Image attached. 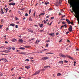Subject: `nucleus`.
<instances>
[{"label": "nucleus", "mask_w": 79, "mask_h": 79, "mask_svg": "<svg viewBox=\"0 0 79 79\" xmlns=\"http://www.w3.org/2000/svg\"><path fill=\"white\" fill-rule=\"evenodd\" d=\"M8 28H7L6 29V31H8Z\"/></svg>", "instance_id": "63"}, {"label": "nucleus", "mask_w": 79, "mask_h": 79, "mask_svg": "<svg viewBox=\"0 0 79 79\" xmlns=\"http://www.w3.org/2000/svg\"><path fill=\"white\" fill-rule=\"evenodd\" d=\"M52 10V9H51V8H50L49 9V11H51V10Z\"/></svg>", "instance_id": "61"}, {"label": "nucleus", "mask_w": 79, "mask_h": 79, "mask_svg": "<svg viewBox=\"0 0 79 79\" xmlns=\"http://www.w3.org/2000/svg\"><path fill=\"white\" fill-rule=\"evenodd\" d=\"M40 32H43V31H44V30H40Z\"/></svg>", "instance_id": "52"}, {"label": "nucleus", "mask_w": 79, "mask_h": 79, "mask_svg": "<svg viewBox=\"0 0 79 79\" xmlns=\"http://www.w3.org/2000/svg\"><path fill=\"white\" fill-rule=\"evenodd\" d=\"M71 0H68V2L69 3V4L70 5H72L73 7V4H72V2H71Z\"/></svg>", "instance_id": "4"}, {"label": "nucleus", "mask_w": 79, "mask_h": 79, "mask_svg": "<svg viewBox=\"0 0 79 79\" xmlns=\"http://www.w3.org/2000/svg\"><path fill=\"white\" fill-rule=\"evenodd\" d=\"M3 61L6 62H8V60H6V59H4V60H3Z\"/></svg>", "instance_id": "22"}, {"label": "nucleus", "mask_w": 79, "mask_h": 79, "mask_svg": "<svg viewBox=\"0 0 79 79\" xmlns=\"http://www.w3.org/2000/svg\"><path fill=\"white\" fill-rule=\"evenodd\" d=\"M29 46H25V47H26V48H29Z\"/></svg>", "instance_id": "44"}, {"label": "nucleus", "mask_w": 79, "mask_h": 79, "mask_svg": "<svg viewBox=\"0 0 79 79\" xmlns=\"http://www.w3.org/2000/svg\"><path fill=\"white\" fill-rule=\"evenodd\" d=\"M21 79V77H19L18 79Z\"/></svg>", "instance_id": "64"}, {"label": "nucleus", "mask_w": 79, "mask_h": 79, "mask_svg": "<svg viewBox=\"0 0 79 79\" xmlns=\"http://www.w3.org/2000/svg\"><path fill=\"white\" fill-rule=\"evenodd\" d=\"M61 2H62L61 0H60L59 1V3H60V5H61Z\"/></svg>", "instance_id": "30"}, {"label": "nucleus", "mask_w": 79, "mask_h": 79, "mask_svg": "<svg viewBox=\"0 0 79 79\" xmlns=\"http://www.w3.org/2000/svg\"><path fill=\"white\" fill-rule=\"evenodd\" d=\"M46 46L47 47H48V44H46Z\"/></svg>", "instance_id": "47"}, {"label": "nucleus", "mask_w": 79, "mask_h": 79, "mask_svg": "<svg viewBox=\"0 0 79 79\" xmlns=\"http://www.w3.org/2000/svg\"><path fill=\"white\" fill-rule=\"evenodd\" d=\"M55 5L56 6H58L59 5H60V3H59V2H57L56 3H55Z\"/></svg>", "instance_id": "5"}, {"label": "nucleus", "mask_w": 79, "mask_h": 79, "mask_svg": "<svg viewBox=\"0 0 79 79\" xmlns=\"http://www.w3.org/2000/svg\"><path fill=\"white\" fill-rule=\"evenodd\" d=\"M1 22L2 23H3V19H2L1 20Z\"/></svg>", "instance_id": "55"}, {"label": "nucleus", "mask_w": 79, "mask_h": 79, "mask_svg": "<svg viewBox=\"0 0 79 79\" xmlns=\"http://www.w3.org/2000/svg\"><path fill=\"white\" fill-rule=\"evenodd\" d=\"M35 12L34 14V15H33L34 16H35Z\"/></svg>", "instance_id": "49"}, {"label": "nucleus", "mask_w": 79, "mask_h": 79, "mask_svg": "<svg viewBox=\"0 0 79 79\" xmlns=\"http://www.w3.org/2000/svg\"><path fill=\"white\" fill-rule=\"evenodd\" d=\"M13 2V0H9V2Z\"/></svg>", "instance_id": "59"}, {"label": "nucleus", "mask_w": 79, "mask_h": 79, "mask_svg": "<svg viewBox=\"0 0 79 79\" xmlns=\"http://www.w3.org/2000/svg\"><path fill=\"white\" fill-rule=\"evenodd\" d=\"M19 41L20 43H23V40L22 39H20L19 40Z\"/></svg>", "instance_id": "10"}, {"label": "nucleus", "mask_w": 79, "mask_h": 79, "mask_svg": "<svg viewBox=\"0 0 79 79\" xmlns=\"http://www.w3.org/2000/svg\"><path fill=\"white\" fill-rule=\"evenodd\" d=\"M66 56H67V57H68V58H69V57H70V56H68V55H66Z\"/></svg>", "instance_id": "57"}, {"label": "nucleus", "mask_w": 79, "mask_h": 79, "mask_svg": "<svg viewBox=\"0 0 79 79\" xmlns=\"http://www.w3.org/2000/svg\"><path fill=\"white\" fill-rule=\"evenodd\" d=\"M29 21H32V19L31 18V17L30 16L29 19Z\"/></svg>", "instance_id": "16"}, {"label": "nucleus", "mask_w": 79, "mask_h": 79, "mask_svg": "<svg viewBox=\"0 0 79 79\" xmlns=\"http://www.w3.org/2000/svg\"><path fill=\"white\" fill-rule=\"evenodd\" d=\"M0 76H3V74H2V73H1L0 74Z\"/></svg>", "instance_id": "56"}, {"label": "nucleus", "mask_w": 79, "mask_h": 79, "mask_svg": "<svg viewBox=\"0 0 79 79\" xmlns=\"http://www.w3.org/2000/svg\"><path fill=\"white\" fill-rule=\"evenodd\" d=\"M28 16V14L27 13H26L25 14V16Z\"/></svg>", "instance_id": "46"}, {"label": "nucleus", "mask_w": 79, "mask_h": 79, "mask_svg": "<svg viewBox=\"0 0 79 79\" xmlns=\"http://www.w3.org/2000/svg\"><path fill=\"white\" fill-rule=\"evenodd\" d=\"M59 63H63V61H60Z\"/></svg>", "instance_id": "40"}, {"label": "nucleus", "mask_w": 79, "mask_h": 79, "mask_svg": "<svg viewBox=\"0 0 79 79\" xmlns=\"http://www.w3.org/2000/svg\"><path fill=\"white\" fill-rule=\"evenodd\" d=\"M51 19H54V17H51Z\"/></svg>", "instance_id": "48"}, {"label": "nucleus", "mask_w": 79, "mask_h": 79, "mask_svg": "<svg viewBox=\"0 0 79 79\" xmlns=\"http://www.w3.org/2000/svg\"><path fill=\"white\" fill-rule=\"evenodd\" d=\"M2 26H3V25H0V29H2Z\"/></svg>", "instance_id": "39"}, {"label": "nucleus", "mask_w": 79, "mask_h": 79, "mask_svg": "<svg viewBox=\"0 0 79 79\" xmlns=\"http://www.w3.org/2000/svg\"><path fill=\"white\" fill-rule=\"evenodd\" d=\"M15 27L16 28H18V25H15Z\"/></svg>", "instance_id": "42"}, {"label": "nucleus", "mask_w": 79, "mask_h": 79, "mask_svg": "<svg viewBox=\"0 0 79 79\" xmlns=\"http://www.w3.org/2000/svg\"><path fill=\"white\" fill-rule=\"evenodd\" d=\"M1 14L2 15H3V14H4V12H3V9H1Z\"/></svg>", "instance_id": "17"}, {"label": "nucleus", "mask_w": 79, "mask_h": 79, "mask_svg": "<svg viewBox=\"0 0 79 79\" xmlns=\"http://www.w3.org/2000/svg\"><path fill=\"white\" fill-rule=\"evenodd\" d=\"M41 15H45V13H43L40 14Z\"/></svg>", "instance_id": "41"}, {"label": "nucleus", "mask_w": 79, "mask_h": 79, "mask_svg": "<svg viewBox=\"0 0 79 79\" xmlns=\"http://www.w3.org/2000/svg\"><path fill=\"white\" fill-rule=\"evenodd\" d=\"M70 23H71V24H72V25L73 26L74 25V24H73V22H70Z\"/></svg>", "instance_id": "45"}, {"label": "nucleus", "mask_w": 79, "mask_h": 79, "mask_svg": "<svg viewBox=\"0 0 79 79\" xmlns=\"http://www.w3.org/2000/svg\"><path fill=\"white\" fill-rule=\"evenodd\" d=\"M10 26H13V27H14L15 26V25L14 23H12L10 24Z\"/></svg>", "instance_id": "23"}, {"label": "nucleus", "mask_w": 79, "mask_h": 79, "mask_svg": "<svg viewBox=\"0 0 79 79\" xmlns=\"http://www.w3.org/2000/svg\"><path fill=\"white\" fill-rule=\"evenodd\" d=\"M48 54H53V53H50V52H48V53H46V55H47Z\"/></svg>", "instance_id": "34"}, {"label": "nucleus", "mask_w": 79, "mask_h": 79, "mask_svg": "<svg viewBox=\"0 0 79 79\" xmlns=\"http://www.w3.org/2000/svg\"><path fill=\"white\" fill-rule=\"evenodd\" d=\"M49 3V2H45L44 4L45 5H47Z\"/></svg>", "instance_id": "33"}, {"label": "nucleus", "mask_w": 79, "mask_h": 79, "mask_svg": "<svg viewBox=\"0 0 79 79\" xmlns=\"http://www.w3.org/2000/svg\"><path fill=\"white\" fill-rule=\"evenodd\" d=\"M40 27H42V26H43V24H41L40 25Z\"/></svg>", "instance_id": "26"}, {"label": "nucleus", "mask_w": 79, "mask_h": 79, "mask_svg": "<svg viewBox=\"0 0 79 79\" xmlns=\"http://www.w3.org/2000/svg\"><path fill=\"white\" fill-rule=\"evenodd\" d=\"M48 67H50V66H47L44 67V68H48Z\"/></svg>", "instance_id": "24"}, {"label": "nucleus", "mask_w": 79, "mask_h": 79, "mask_svg": "<svg viewBox=\"0 0 79 79\" xmlns=\"http://www.w3.org/2000/svg\"><path fill=\"white\" fill-rule=\"evenodd\" d=\"M42 59L43 60H48V57H44L42 58Z\"/></svg>", "instance_id": "3"}, {"label": "nucleus", "mask_w": 79, "mask_h": 79, "mask_svg": "<svg viewBox=\"0 0 79 79\" xmlns=\"http://www.w3.org/2000/svg\"><path fill=\"white\" fill-rule=\"evenodd\" d=\"M49 35H51V36H52V37H54V36H55V34L51 33L50 34H49Z\"/></svg>", "instance_id": "9"}, {"label": "nucleus", "mask_w": 79, "mask_h": 79, "mask_svg": "<svg viewBox=\"0 0 79 79\" xmlns=\"http://www.w3.org/2000/svg\"><path fill=\"white\" fill-rule=\"evenodd\" d=\"M64 62L65 63H68V61H66V60H65L64 61Z\"/></svg>", "instance_id": "43"}, {"label": "nucleus", "mask_w": 79, "mask_h": 79, "mask_svg": "<svg viewBox=\"0 0 79 79\" xmlns=\"http://www.w3.org/2000/svg\"><path fill=\"white\" fill-rule=\"evenodd\" d=\"M28 31L29 32H31V33H34V31L32 30H31V29H29L28 30Z\"/></svg>", "instance_id": "7"}, {"label": "nucleus", "mask_w": 79, "mask_h": 79, "mask_svg": "<svg viewBox=\"0 0 79 79\" xmlns=\"http://www.w3.org/2000/svg\"><path fill=\"white\" fill-rule=\"evenodd\" d=\"M16 4V3H14V2H12L10 3L9 4V5L10 6H11V5H13V6H14V5H15V4Z\"/></svg>", "instance_id": "6"}, {"label": "nucleus", "mask_w": 79, "mask_h": 79, "mask_svg": "<svg viewBox=\"0 0 79 79\" xmlns=\"http://www.w3.org/2000/svg\"><path fill=\"white\" fill-rule=\"evenodd\" d=\"M57 76H61V74L60 73H58L57 74Z\"/></svg>", "instance_id": "20"}, {"label": "nucleus", "mask_w": 79, "mask_h": 79, "mask_svg": "<svg viewBox=\"0 0 79 79\" xmlns=\"http://www.w3.org/2000/svg\"><path fill=\"white\" fill-rule=\"evenodd\" d=\"M69 58H70V59H71V60H74V59H73V57H69Z\"/></svg>", "instance_id": "31"}, {"label": "nucleus", "mask_w": 79, "mask_h": 79, "mask_svg": "<svg viewBox=\"0 0 79 79\" xmlns=\"http://www.w3.org/2000/svg\"><path fill=\"white\" fill-rule=\"evenodd\" d=\"M4 59H5L4 58H2L1 59V60H2V61H3V60H4Z\"/></svg>", "instance_id": "60"}, {"label": "nucleus", "mask_w": 79, "mask_h": 79, "mask_svg": "<svg viewBox=\"0 0 79 79\" xmlns=\"http://www.w3.org/2000/svg\"><path fill=\"white\" fill-rule=\"evenodd\" d=\"M61 41H62V40H60L59 41V42H61Z\"/></svg>", "instance_id": "62"}, {"label": "nucleus", "mask_w": 79, "mask_h": 79, "mask_svg": "<svg viewBox=\"0 0 79 79\" xmlns=\"http://www.w3.org/2000/svg\"><path fill=\"white\" fill-rule=\"evenodd\" d=\"M25 68H27V69H29V66H25Z\"/></svg>", "instance_id": "27"}, {"label": "nucleus", "mask_w": 79, "mask_h": 79, "mask_svg": "<svg viewBox=\"0 0 79 79\" xmlns=\"http://www.w3.org/2000/svg\"><path fill=\"white\" fill-rule=\"evenodd\" d=\"M34 39H35V38H31L32 40H34Z\"/></svg>", "instance_id": "54"}, {"label": "nucleus", "mask_w": 79, "mask_h": 79, "mask_svg": "<svg viewBox=\"0 0 79 79\" xmlns=\"http://www.w3.org/2000/svg\"><path fill=\"white\" fill-rule=\"evenodd\" d=\"M10 52V51L9 50H6L5 51V52H5V53H8Z\"/></svg>", "instance_id": "11"}, {"label": "nucleus", "mask_w": 79, "mask_h": 79, "mask_svg": "<svg viewBox=\"0 0 79 79\" xmlns=\"http://www.w3.org/2000/svg\"><path fill=\"white\" fill-rule=\"evenodd\" d=\"M64 27V26L63 25H62L61 27V28H60V29H62V27Z\"/></svg>", "instance_id": "38"}, {"label": "nucleus", "mask_w": 79, "mask_h": 79, "mask_svg": "<svg viewBox=\"0 0 79 79\" xmlns=\"http://www.w3.org/2000/svg\"><path fill=\"white\" fill-rule=\"evenodd\" d=\"M19 49H20V50H25V48L23 47H21L19 48Z\"/></svg>", "instance_id": "18"}, {"label": "nucleus", "mask_w": 79, "mask_h": 79, "mask_svg": "<svg viewBox=\"0 0 79 79\" xmlns=\"http://www.w3.org/2000/svg\"><path fill=\"white\" fill-rule=\"evenodd\" d=\"M62 55H63V54H59V56H60V57H61V56H62Z\"/></svg>", "instance_id": "35"}, {"label": "nucleus", "mask_w": 79, "mask_h": 79, "mask_svg": "<svg viewBox=\"0 0 79 79\" xmlns=\"http://www.w3.org/2000/svg\"><path fill=\"white\" fill-rule=\"evenodd\" d=\"M38 41V40H37L36 42H35V44H39V43H38V42L37 41Z\"/></svg>", "instance_id": "32"}, {"label": "nucleus", "mask_w": 79, "mask_h": 79, "mask_svg": "<svg viewBox=\"0 0 79 79\" xmlns=\"http://www.w3.org/2000/svg\"><path fill=\"white\" fill-rule=\"evenodd\" d=\"M66 21L68 22V24H71V22H70V21H69V20L68 19H66Z\"/></svg>", "instance_id": "8"}, {"label": "nucleus", "mask_w": 79, "mask_h": 79, "mask_svg": "<svg viewBox=\"0 0 79 79\" xmlns=\"http://www.w3.org/2000/svg\"><path fill=\"white\" fill-rule=\"evenodd\" d=\"M40 70H38L37 72H36V74H39V73H40Z\"/></svg>", "instance_id": "14"}, {"label": "nucleus", "mask_w": 79, "mask_h": 79, "mask_svg": "<svg viewBox=\"0 0 79 79\" xmlns=\"http://www.w3.org/2000/svg\"><path fill=\"white\" fill-rule=\"evenodd\" d=\"M67 41L68 42H70V41L69 40H67Z\"/></svg>", "instance_id": "58"}, {"label": "nucleus", "mask_w": 79, "mask_h": 79, "mask_svg": "<svg viewBox=\"0 0 79 79\" xmlns=\"http://www.w3.org/2000/svg\"><path fill=\"white\" fill-rule=\"evenodd\" d=\"M47 23V22L46 21H45V19L44 20V24H46Z\"/></svg>", "instance_id": "29"}, {"label": "nucleus", "mask_w": 79, "mask_h": 79, "mask_svg": "<svg viewBox=\"0 0 79 79\" xmlns=\"http://www.w3.org/2000/svg\"><path fill=\"white\" fill-rule=\"evenodd\" d=\"M9 9L8 8H6V9H5V10H6V13H7V11Z\"/></svg>", "instance_id": "19"}, {"label": "nucleus", "mask_w": 79, "mask_h": 79, "mask_svg": "<svg viewBox=\"0 0 79 79\" xmlns=\"http://www.w3.org/2000/svg\"><path fill=\"white\" fill-rule=\"evenodd\" d=\"M19 53L20 54H22L23 55H26V52H19Z\"/></svg>", "instance_id": "13"}, {"label": "nucleus", "mask_w": 79, "mask_h": 79, "mask_svg": "<svg viewBox=\"0 0 79 79\" xmlns=\"http://www.w3.org/2000/svg\"><path fill=\"white\" fill-rule=\"evenodd\" d=\"M75 12V14H76V18H78L79 16V5L77 4H76L75 7L73 9V11H71L72 13Z\"/></svg>", "instance_id": "1"}, {"label": "nucleus", "mask_w": 79, "mask_h": 79, "mask_svg": "<svg viewBox=\"0 0 79 79\" xmlns=\"http://www.w3.org/2000/svg\"><path fill=\"white\" fill-rule=\"evenodd\" d=\"M11 41L12 42H16V40L15 39H12Z\"/></svg>", "instance_id": "12"}, {"label": "nucleus", "mask_w": 79, "mask_h": 79, "mask_svg": "<svg viewBox=\"0 0 79 79\" xmlns=\"http://www.w3.org/2000/svg\"><path fill=\"white\" fill-rule=\"evenodd\" d=\"M37 73L36 72H35V73L33 74V75H37Z\"/></svg>", "instance_id": "51"}, {"label": "nucleus", "mask_w": 79, "mask_h": 79, "mask_svg": "<svg viewBox=\"0 0 79 79\" xmlns=\"http://www.w3.org/2000/svg\"><path fill=\"white\" fill-rule=\"evenodd\" d=\"M18 13H19V14H21V12H20V11H18Z\"/></svg>", "instance_id": "53"}, {"label": "nucleus", "mask_w": 79, "mask_h": 79, "mask_svg": "<svg viewBox=\"0 0 79 79\" xmlns=\"http://www.w3.org/2000/svg\"><path fill=\"white\" fill-rule=\"evenodd\" d=\"M12 50H15V47H13L12 48Z\"/></svg>", "instance_id": "36"}, {"label": "nucleus", "mask_w": 79, "mask_h": 79, "mask_svg": "<svg viewBox=\"0 0 79 79\" xmlns=\"http://www.w3.org/2000/svg\"><path fill=\"white\" fill-rule=\"evenodd\" d=\"M6 49H7V50H11V47H9L6 48Z\"/></svg>", "instance_id": "15"}, {"label": "nucleus", "mask_w": 79, "mask_h": 79, "mask_svg": "<svg viewBox=\"0 0 79 79\" xmlns=\"http://www.w3.org/2000/svg\"><path fill=\"white\" fill-rule=\"evenodd\" d=\"M62 57H63L64 58H66V55H63L62 54V56H61Z\"/></svg>", "instance_id": "21"}, {"label": "nucleus", "mask_w": 79, "mask_h": 79, "mask_svg": "<svg viewBox=\"0 0 79 79\" xmlns=\"http://www.w3.org/2000/svg\"><path fill=\"white\" fill-rule=\"evenodd\" d=\"M31 11H32V9H31L30 10H29V15H30V14H31Z\"/></svg>", "instance_id": "25"}, {"label": "nucleus", "mask_w": 79, "mask_h": 79, "mask_svg": "<svg viewBox=\"0 0 79 79\" xmlns=\"http://www.w3.org/2000/svg\"><path fill=\"white\" fill-rule=\"evenodd\" d=\"M69 32H72V31L73 30V28L72 26L71 25H69Z\"/></svg>", "instance_id": "2"}, {"label": "nucleus", "mask_w": 79, "mask_h": 79, "mask_svg": "<svg viewBox=\"0 0 79 79\" xmlns=\"http://www.w3.org/2000/svg\"><path fill=\"white\" fill-rule=\"evenodd\" d=\"M64 26L65 27H67V26L66 24L64 25Z\"/></svg>", "instance_id": "50"}, {"label": "nucleus", "mask_w": 79, "mask_h": 79, "mask_svg": "<svg viewBox=\"0 0 79 79\" xmlns=\"http://www.w3.org/2000/svg\"><path fill=\"white\" fill-rule=\"evenodd\" d=\"M15 19H16V20H17V21H18V20H19V19H18V17H15Z\"/></svg>", "instance_id": "28"}, {"label": "nucleus", "mask_w": 79, "mask_h": 79, "mask_svg": "<svg viewBox=\"0 0 79 79\" xmlns=\"http://www.w3.org/2000/svg\"><path fill=\"white\" fill-rule=\"evenodd\" d=\"M66 16V15H63L62 17H61V18H64V17H65V16Z\"/></svg>", "instance_id": "37"}]
</instances>
